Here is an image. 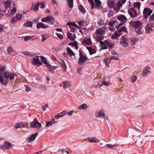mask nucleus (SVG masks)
<instances>
[{
	"instance_id": "nucleus-1",
	"label": "nucleus",
	"mask_w": 154,
	"mask_h": 154,
	"mask_svg": "<svg viewBox=\"0 0 154 154\" xmlns=\"http://www.w3.org/2000/svg\"><path fill=\"white\" fill-rule=\"evenodd\" d=\"M31 127L35 129L40 128L42 126L41 124L39 122L36 118H35L30 124Z\"/></svg>"
},
{
	"instance_id": "nucleus-2",
	"label": "nucleus",
	"mask_w": 154,
	"mask_h": 154,
	"mask_svg": "<svg viewBox=\"0 0 154 154\" xmlns=\"http://www.w3.org/2000/svg\"><path fill=\"white\" fill-rule=\"evenodd\" d=\"M41 21L42 22H47V21H50L51 24L54 23L55 22V19L51 16H48L45 18H42Z\"/></svg>"
},
{
	"instance_id": "nucleus-3",
	"label": "nucleus",
	"mask_w": 154,
	"mask_h": 154,
	"mask_svg": "<svg viewBox=\"0 0 154 154\" xmlns=\"http://www.w3.org/2000/svg\"><path fill=\"white\" fill-rule=\"evenodd\" d=\"M79 57L78 63L80 65H82L88 59V58L83 54L82 51L80 50H79Z\"/></svg>"
},
{
	"instance_id": "nucleus-4",
	"label": "nucleus",
	"mask_w": 154,
	"mask_h": 154,
	"mask_svg": "<svg viewBox=\"0 0 154 154\" xmlns=\"http://www.w3.org/2000/svg\"><path fill=\"white\" fill-rule=\"evenodd\" d=\"M129 24L131 27L135 29L141 26L142 23L139 21H136L131 22L129 23Z\"/></svg>"
},
{
	"instance_id": "nucleus-5",
	"label": "nucleus",
	"mask_w": 154,
	"mask_h": 154,
	"mask_svg": "<svg viewBox=\"0 0 154 154\" xmlns=\"http://www.w3.org/2000/svg\"><path fill=\"white\" fill-rule=\"evenodd\" d=\"M95 116L97 118H105L104 111L103 110L97 111L95 114Z\"/></svg>"
},
{
	"instance_id": "nucleus-6",
	"label": "nucleus",
	"mask_w": 154,
	"mask_h": 154,
	"mask_svg": "<svg viewBox=\"0 0 154 154\" xmlns=\"http://www.w3.org/2000/svg\"><path fill=\"white\" fill-rule=\"evenodd\" d=\"M151 68L149 66L145 67L143 69L142 76L143 77H145L150 72Z\"/></svg>"
},
{
	"instance_id": "nucleus-7",
	"label": "nucleus",
	"mask_w": 154,
	"mask_h": 154,
	"mask_svg": "<svg viewBox=\"0 0 154 154\" xmlns=\"http://www.w3.org/2000/svg\"><path fill=\"white\" fill-rule=\"evenodd\" d=\"M154 27V23H148L146 26L145 28V32L147 33H149L152 30V28Z\"/></svg>"
},
{
	"instance_id": "nucleus-8",
	"label": "nucleus",
	"mask_w": 154,
	"mask_h": 154,
	"mask_svg": "<svg viewBox=\"0 0 154 154\" xmlns=\"http://www.w3.org/2000/svg\"><path fill=\"white\" fill-rule=\"evenodd\" d=\"M31 63L33 65L37 66L42 64L39 59L37 58H33L31 61Z\"/></svg>"
},
{
	"instance_id": "nucleus-9",
	"label": "nucleus",
	"mask_w": 154,
	"mask_h": 154,
	"mask_svg": "<svg viewBox=\"0 0 154 154\" xmlns=\"http://www.w3.org/2000/svg\"><path fill=\"white\" fill-rule=\"evenodd\" d=\"M128 12L131 17L135 18L137 16V11L133 8H131L128 10Z\"/></svg>"
},
{
	"instance_id": "nucleus-10",
	"label": "nucleus",
	"mask_w": 154,
	"mask_h": 154,
	"mask_svg": "<svg viewBox=\"0 0 154 154\" xmlns=\"http://www.w3.org/2000/svg\"><path fill=\"white\" fill-rule=\"evenodd\" d=\"M15 74L14 73L11 72H6L4 75L6 77L7 80L9 79L10 80H12L14 79L15 77Z\"/></svg>"
},
{
	"instance_id": "nucleus-11",
	"label": "nucleus",
	"mask_w": 154,
	"mask_h": 154,
	"mask_svg": "<svg viewBox=\"0 0 154 154\" xmlns=\"http://www.w3.org/2000/svg\"><path fill=\"white\" fill-rule=\"evenodd\" d=\"M4 6L5 8L6 11H7V13H8L11 10V3L10 1L8 0L7 1L5 2L4 3Z\"/></svg>"
},
{
	"instance_id": "nucleus-12",
	"label": "nucleus",
	"mask_w": 154,
	"mask_h": 154,
	"mask_svg": "<svg viewBox=\"0 0 154 154\" xmlns=\"http://www.w3.org/2000/svg\"><path fill=\"white\" fill-rule=\"evenodd\" d=\"M38 134V133H35L34 134H33L30 135L28 137L26 138L27 141L30 143L32 141H34L35 139L36 136Z\"/></svg>"
},
{
	"instance_id": "nucleus-13",
	"label": "nucleus",
	"mask_w": 154,
	"mask_h": 154,
	"mask_svg": "<svg viewBox=\"0 0 154 154\" xmlns=\"http://www.w3.org/2000/svg\"><path fill=\"white\" fill-rule=\"evenodd\" d=\"M8 80L5 76L4 75H0V82L4 85H7Z\"/></svg>"
},
{
	"instance_id": "nucleus-14",
	"label": "nucleus",
	"mask_w": 154,
	"mask_h": 154,
	"mask_svg": "<svg viewBox=\"0 0 154 154\" xmlns=\"http://www.w3.org/2000/svg\"><path fill=\"white\" fill-rule=\"evenodd\" d=\"M152 12V10L148 8H145L144 9L143 13L145 16H148L150 15Z\"/></svg>"
},
{
	"instance_id": "nucleus-15",
	"label": "nucleus",
	"mask_w": 154,
	"mask_h": 154,
	"mask_svg": "<svg viewBox=\"0 0 154 154\" xmlns=\"http://www.w3.org/2000/svg\"><path fill=\"white\" fill-rule=\"evenodd\" d=\"M119 145H120L117 143H115L113 145L111 144H107L106 145V147L108 148L112 149L115 150L117 147Z\"/></svg>"
},
{
	"instance_id": "nucleus-16",
	"label": "nucleus",
	"mask_w": 154,
	"mask_h": 154,
	"mask_svg": "<svg viewBox=\"0 0 154 154\" xmlns=\"http://www.w3.org/2000/svg\"><path fill=\"white\" fill-rule=\"evenodd\" d=\"M122 40L120 42V44L123 46L126 47L128 46V43L126 42V38L124 36L122 37Z\"/></svg>"
},
{
	"instance_id": "nucleus-17",
	"label": "nucleus",
	"mask_w": 154,
	"mask_h": 154,
	"mask_svg": "<svg viewBox=\"0 0 154 154\" xmlns=\"http://www.w3.org/2000/svg\"><path fill=\"white\" fill-rule=\"evenodd\" d=\"M118 20L121 22L125 23L127 20V18L124 15H120L117 17Z\"/></svg>"
},
{
	"instance_id": "nucleus-18",
	"label": "nucleus",
	"mask_w": 154,
	"mask_h": 154,
	"mask_svg": "<svg viewBox=\"0 0 154 154\" xmlns=\"http://www.w3.org/2000/svg\"><path fill=\"white\" fill-rule=\"evenodd\" d=\"M108 42L107 40H106L105 42L102 41H100V43L103 49H106L108 47Z\"/></svg>"
},
{
	"instance_id": "nucleus-19",
	"label": "nucleus",
	"mask_w": 154,
	"mask_h": 154,
	"mask_svg": "<svg viewBox=\"0 0 154 154\" xmlns=\"http://www.w3.org/2000/svg\"><path fill=\"white\" fill-rule=\"evenodd\" d=\"M59 63L61 66L62 68L64 71H65L67 68V66L66 65L64 61L62 59H60Z\"/></svg>"
},
{
	"instance_id": "nucleus-20",
	"label": "nucleus",
	"mask_w": 154,
	"mask_h": 154,
	"mask_svg": "<svg viewBox=\"0 0 154 154\" xmlns=\"http://www.w3.org/2000/svg\"><path fill=\"white\" fill-rule=\"evenodd\" d=\"M12 147L11 143L8 141H5L3 144V148L5 149H11Z\"/></svg>"
},
{
	"instance_id": "nucleus-21",
	"label": "nucleus",
	"mask_w": 154,
	"mask_h": 154,
	"mask_svg": "<svg viewBox=\"0 0 154 154\" xmlns=\"http://www.w3.org/2000/svg\"><path fill=\"white\" fill-rule=\"evenodd\" d=\"M95 33L97 35H103L105 34V32L102 28H100L97 29L95 31Z\"/></svg>"
},
{
	"instance_id": "nucleus-22",
	"label": "nucleus",
	"mask_w": 154,
	"mask_h": 154,
	"mask_svg": "<svg viewBox=\"0 0 154 154\" xmlns=\"http://www.w3.org/2000/svg\"><path fill=\"white\" fill-rule=\"evenodd\" d=\"M48 27V26L47 25L42 22L38 23L36 25V27L38 29H39L40 27H42L43 29H45Z\"/></svg>"
},
{
	"instance_id": "nucleus-23",
	"label": "nucleus",
	"mask_w": 154,
	"mask_h": 154,
	"mask_svg": "<svg viewBox=\"0 0 154 154\" xmlns=\"http://www.w3.org/2000/svg\"><path fill=\"white\" fill-rule=\"evenodd\" d=\"M67 36L68 38L71 41L74 40L76 38L75 34L69 32H67Z\"/></svg>"
},
{
	"instance_id": "nucleus-24",
	"label": "nucleus",
	"mask_w": 154,
	"mask_h": 154,
	"mask_svg": "<svg viewBox=\"0 0 154 154\" xmlns=\"http://www.w3.org/2000/svg\"><path fill=\"white\" fill-rule=\"evenodd\" d=\"M66 111H63L55 116V119H58L60 118L63 117L65 115H66Z\"/></svg>"
},
{
	"instance_id": "nucleus-25",
	"label": "nucleus",
	"mask_w": 154,
	"mask_h": 154,
	"mask_svg": "<svg viewBox=\"0 0 154 154\" xmlns=\"http://www.w3.org/2000/svg\"><path fill=\"white\" fill-rule=\"evenodd\" d=\"M115 1L114 0H109L107 2L108 7L109 8H112L114 7Z\"/></svg>"
},
{
	"instance_id": "nucleus-26",
	"label": "nucleus",
	"mask_w": 154,
	"mask_h": 154,
	"mask_svg": "<svg viewBox=\"0 0 154 154\" xmlns=\"http://www.w3.org/2000/svg\"><path fill=\"white\" fill-rule=\"evenodd\" d=\"M5 66L3 65L0 66V75H5V73L6 72H5Z\"/></svg>"
},
{
	"instance_id": "nucleus-27",
	"label": "nucleus",
	"mask_w": 154,
	"mask_h": 154,
	"mask_svg": "<svg viewBox=\"0 0 154 154\" xmlns=\"http://www.w3.org/2000/svg\"><path fill=\"white\" fill-rule=\"evenodd\" d=\"M86 48L88 50L90 54L91 55L96 53L95 50L92 48L89 47H87Z\"/></svg>"
},
{
	"instance_id": "nucleus-28",
	"label": "nucleus",
	"mask_w": 154,
	"mask_h": 154,
	"mask_svg": "<svg viewBox=\"0 0 154 154\" xmlns=\"http://www.w3.org/2000/svg\"><path fill=\"white\" fill-rule=\"evenodd\" d=\"M40 5L39 2L37 3L35 5H32V6L31 9L34 11H36L38 10Z\"/></svg>"
},
{
	"instance_id": "nucleus-29",
	"label": "nucleus",
	"mask_w": 154,
	"mask_h": 154,
	"mask_svg": "<svg viewBox=\"0 0 154 154\" xmlns=\"http://www.w3.org/2000/svg\"><path fill=\"white\" fill-rule=\"evenodd\" d=\"M66 51L68 54L70 56H72V55L74 56L75 54L68 47L66 49Z\"/></svg>"
},
{
	"instance_id": "nucleus-30",
	"label": "nucleus",
	"mask_w": 154,
	"mask_h": 154,
	"mask_svg": "<svg viewBox=\"0 0 154 154\" xmlns=\"http://www.w3.org/2000/svg\"><path fill=\"white\" fill-rule=\"evenodd\" d=\"M83 42L88 45L92 44L91 39L90 38L85 39L83 41Z\"/></svg>"
},
{
	"instance_id": "nucleus-31",
	"label": "nucleus",
	"mask_w": 154,
	"mask_h": 154,
	"mask_svg": "<svg viewBox=\"0 0 154 154\" xmlns=\"http://www.w3.org/2000/svg\"><path fill=\"white\" fill-rule=\"evenodd\" d=\"M71 85V83L70 82L66 81L64 83L63 87L65 89L69 87Z\"/></svg>"
},
{
	"instance_id": "nucleus-32",
	"label": "nucleus",
	"mask_w": 154,
	"mask_h": 154,
	"mask_svg": "<svg viewBox=\"0 0 154 154\" xmlns=\"http://www.w3.org/2000/svg\"><path fill=\"white\" fill-rule=\"evenodd\" d=\"M122 6V5L121 4H119L117 3L114 8V10L116 12L118 11L119 10L120 7Z\"/></svg>"
},
{
	"instance_id": "nucleus-33",
	"label": "nucleus",
	"mask_w": 154,
	"mask_h": 154,
	"mask_svg": "<svg viewBox=\"0 0 154 154\" xmlns=\"http://www.w3.org/2000/svg\"><path fill=\"white\" fill-rule=\"evenodd\" d=\"M78 8L80 11L83 14H84L86 13V10L82 5H79L78 6Z\"/></svg>"
},
{
	"instance_id": "nucleus-34",
	"label": "nucleus",
	"mask_w": 154,
	"mask_h": 154,
	"mask_svg": "<svg viewBox=\"0 0 154 154\" xmlns=\"http://www.w3.org/2000/svg\"><path fill=\"white\" fill-rule=\"evenodd\" d=\"M22 54L25 55L29 56L32 57L34 55V54H32V53L29 51H24L21 52Z\"/></svg>"
},
{
	"instance_id": "nucleus-35",
	"label": "nucleus",
	"mask_w": 154,
	"mask_h": 154,
	"mask_svg": "<svg viewBox=\"0 0 154 154\" xmlns=\"http://www.w3.org/2000/svg\"><path fill=\"white\" fill-rule=\"evenodd\" d=\"M102 84H99L98 85H99L100 88L102 90V89L101 88V87L102 86V85H104L106 86H109V83L108 82H107L106 81H103L102 82Z\"/></svg>"
},
{
	"instance_id": "nucleus-36",
	"label": "nucleus",
	"mask_w": 154,
	"mask_h": 154,
	"mask_svg": "<svg viewBox=\"0 0 154 154\" xmlns=\"http://www.w3.org/2000/svg\"><path fill=\"white\" fill-rule=\"evenodd\" d=\"M33 23L32 22L30 21H27L25 22L23 25L27 27H32Z\"/></svg>"
},
{
	"instance_id": "nucleus-37",
	"label": "nucleus",
	"mask_w": 154,
	"mask_h": 154,
	"mask_svg": "<svg viewBox=\"0 0 154 154\" xmlns=\"http://www.w3.org/2000/svg\"><path fill=\"white\" fill-rule=\"evenodd\" d=\"M55 122V120L54 119H52L50 121H49L48 122H46V126L48 127L54 124V123Z\"/></svg>"
},
{
	"instance_id": "nucleus-38",
	"label": "nucleus",
	"mask_w": 154,
	"mask_h": 154,
	"mask_svg": "<svg viewBox=\"0 0 154 154\" xmlns=\"http://www.w3.org/2000/svg\"><path fill=\"white\" fill-rule=\"evenodd\" d=\"M87 139L89 142L91 143H96L97 142V138L95 137H88Z\"/></svg>"
},
{
	"instance_id": "nucleus-39",
	"label": "nucleus",
	"mask_w": 154,
	"mask_h": 154,
	"mask_svg": "<svg viewBox=\"0 0 154 154\" xmlns=\"http://www.w3.org/2000/svg\"><path fill=\"white\" fill-rule=\"evenodd\" d=\"M48 70L51 73H54L55 69V66H51L50 65H48Z\"/></svg>"
},
{
	"instance_id": "nucleus-40",
	"label": "nucleus",
	"mask_w": 154,
	"mask_h": 154,
	"mask_svg": "<svg viewBox=\"0 0 154 154\" xmlns=\"http://www.w3.org/2000/svg\"><path fill=\"white\" fill-rule=\"evenodd\" d=\"M141 29V27L140 26L138 28L135 29V30L137 33L139 34H141L142 33V31Z\"/></svg>"
},
{
	"instance_id": "nucleus-41",
	"label": "nucleus",
	"mask_w": 154,
	"mask_h": 154,
	"mask_svg": "<svg viewBox=\"0 0 154 154\" xmlns=\"http://www.w3.org/2000/svg\"><path fill=\"white\" fill-rule=\"evenodd\" d=\"M104 61L105 65L107 66H109V64L111 61V60L110 58L109 57L108 59H105Z\"/></svg>"
},
{
	"instance_id": "nucleus-42",
	"label": "nucleus",
	"mask_w": 154,
	"mask_h": 154,
	"mask_svg": "<svg viewBox=\"0 0 154 154\" xmlns=\"http://www.w3.org/2000/svg\"><path fill=\"white\" fill-rule=\"evenodd\" d=\"M120 35V34H118L117 31H116L115 33L113 34L111 36V38H116L117 39L118 38V36H119Z\"/></svg>"
},
{
	"instance_id": "nucleus-43",
	"label": "nucleus",
	"mask_w": 154,
	"mask_h": 154,
	"mask_svg": "<svg viewBox=\"0 0 154 154\" xmlns=\"http://www.w3.org/2000/svg\"><path fill=\"white\" fill-rule=\"evenodd\" d=\"M87 105L85 103H84L78 107L79 109H85L87 107Z\"/></svg>"
},
{
	"instance_id": "nucleus-44",
	"label": "nucleus",
	"mask_w": 154,
	"mask_h": 154,
	"mask_svg": "<svg viewBox=\"0 0 154 154\" xmlns=\"http://www.w3.org/2000/svg\"><path fill=\"white\" fill-rule=\"evenodd\" d=\"M134 6L135 8L139 9L140 6V3L139 2H135L134 4Z\"/></svg>"
},
{
	"instance_id": "nucleus-45",
	"label": "nucleus",
	"mask_w": 154,
	"mask_h": 154,
	"mask_svg": "<svg viewBox=\"0 0 154 154\" xmlns=\"http://www.w3.org/2000/svg\"><path fill=\"white\" fill-rule=\"evenodd\" d=\"M40 57H41V60L43 63L47 65L48 66V65H49L48 63L47 60L44 57L40 56Z\"/></svg>"
},
{
	"instance_id": "nucleus-46",
	"label": "nucleus",
	"mask_w": 154,
	"mask_h": 154,
	"mask_svg": "<svg viewBox=\"0 0 154 154\" xmlns=\"http://www.w3.org/2000/svg\"><path fill=\"white\" fill-rule=\"evenodd\" d=\"M114 15V12L112 10H109L108 13V17L109 18H110Z\"/></svg>"
},
{
	"instance_id": "nucleus-47",
	"label": "nucleus",
	"mask_w": 154,
	"mask_h": 154,
	"mask_svg": "<svg viewBox=\"0 0 154 154\" xmlns=\"http://www.w3.org/2000/svg\"><path fill=\"white\" fill-rule=\"evenodd\" d=\"M131 42L133 43V44H135L136 42L138 41V38L135 37H132L131 39Z\"/></svg>"
},
{
	"instance_id": "nucleus-48",
	"label": "nucleus",
	"mask_w": 154,
	"mask_h": 154,
	"mask_svg": "<svg viewBox=\"0 0 154 154\" xmlns=\"http://www.w3.org/2000/svg\"><path fill=\"white\" fill-rule=\"evenodd\" d=\"M103 38V37L102 35H97L96 37V38L98 42H99L101 41Z\"/></svg>"
},
{
	"instance_id": "nucleus-49",
	"label": "nucleus",
	"mask_w": 154,
	"mask_h": 154,
	"mask_svg": "<svg viewBox=\"0 0 154 154\" xmlns=\"http://www.w3.org/2000/svg\"><path fill=\"white\" fill-rule=\"evenodd\" d=\"M96 6L99 7L101 5V3L100 0H94Z\"/></svg>"
},
{
	"instance_id": "nucleus-50",
	"label": "nucleus",
	"mask_w": 154,
	"mask_h": 154,
	"mask_svg": "<svg viewBox=\"0 0 154 154\" xmlns=\"http://www.w3.org/2000/svg\"><path fill=\"white\" fill-rule=\"evenodd\" d=\"M20 128H25L27 126L26 124L24 122H19Z\"/></svg>"
},
{
	"instance_id": "nucleus-51",
	"label": "nucleus",
	"mask_w": 154,
	"mask_h": 154,
	"mask_svg": "<svg viewBox=\"0 0 154 154\" xmlns=\"http://www.w3.org/2000/svg\"><path fill=\"white\" fill-rule=\"evenodd\" d=\"M66 24L67 25H68L69 26H75L76 27L79 28V26L74 23H72L71 22H69L68 23Z\"/></svg>"
},
{
	"instance_id": "nucleus-52",
	"label": "nucleus",
	"mask_w": 154,
	"mask_h": 154,
	"mask_svg": "<svg viewBox=\"0 0 154 154\" xmlns=\"http://www.w3.org/2000/svg\"><path fill=\"white\" fill-rule=\"evenodd\" d=\"M125 32L127 31V29L125 27V26H122L121 28L120 29L119 31V33L121 32Z\"/></svg>"
},
{
	"instance_id": "nucleus-53",
	"label": "nucleus",
	"mask_w": 154,
	"mask_h": 154,
	"mask_svg": "<svg viewBox=\"0 0 154 154\" xmlns=\"http://www.w3.org/2000/svg\"><path fill=\"white\" fill-rule=\"evenodd\" d=\"M7 51L8 53L12 52L14 51V50L11 46H9L7 48Z\"/></svg>"
},
{
	"instance_id": "nucleus-54",
	"label": "nucleus",
	"mask_w": 154,
	"mask_h": 154,
	"mask_svg": "<svg viewBox=\"0 0 154 154\" xmlns=\"http://www.w3.org/2000/svg\"><path fill=\"white\" fill-rule=\"evenodd\" d=\"M17 20H18L17 19V18L15 17H12L11 19V23H14V22L17 21Z\"/></svg>"
},
{
	"instance_id": "nucleus-55",
	"label": "nucleus",
	"mask_w": 154,
	"mask_h": 154,
	"mask_svg": "<svg viewBox=\"0 0 154 154\" xmlns=\"http://www.w3.org/2000/svg\"><path fill=\"white\" fill-rule=\"evenodd\" d=\"M88 1L91 6V9H93L94 6L93 0H88Z\"/></svg>"
},
{
	"instance_id": "nucleus-56",
	"label": "nucleus",
	"mask_w": 154,
	"mask_h": 154,
	"mask_svg": "<svg viewBox=\"0 0 154 154\" xmlns=\"http://www.w3.org/2000/svg\"><path fill=\"white\" fill-rule=\"evenodd\" d=\"M42 41L43 42L45 41L47 38L48 37V35L45 34H43L42 35Z\"/></svg>"
},
{
	"instance_id": "nucleus-57",
	"label": "nucleus",
	"mask_w": 154,
	"mask_h": 154,
	"mask_svg": "<svg viewBox=\"0 0 154 154\" xmlns=\"http://www.w3.org/2000/svg\"><path fill=\"white\" fill-rule=\"evenodd\" d=\"M33 37V36H26L24 37V40L25 41H27L30 39L31 38Z\"/></svg>"
},
{
	"instance_id": "nucleus-58",
	"label": "nucleus",
	"mask_w": 154,
	"mask_h": 154,
	"mask_svg": "<svg viewBox=\"0 0 154 154\" xmlns=\"http://www.w3.org/2000/svg\"><path fill=\"white\" fill-rule=\"evenodd\" d=\"M17 9L15 7H13L11 11V14H14L16 11Z\"/></svg>"
},
{
	"instance_id": "nucleus-59",
	"label": "nucleus",
	"mask_w": 154,
	"mask_h": 154,
	"mask_svg": "<svg viewBox=\"0 0 154 154\" xmlns=\"http://www.w3.org/2000/svg\"><path fill=\"white\" fill-rule=\"evenodd\" d=\"M15 17L17 18L18 20H20L21 18V15L19 13H17Z\"/></svg>"
},
{
	"instance_id": "nucleus-60",
	"label": "nucleus",
	"mask_w": 154,
	"mask_h": 154,
	"mask_svg": "<svg viewBox=\"0 0 154 154\" xmlns=\"http://www.w3.org/2000/svg\"><path fill=\"white\" fill-rule=\"evenodd\" d=\"M48 103L45 104L44 105L42 106V107L43 110L44 111H45L46 109L48 107Z\"/></svg>"
},
{
	"instance_id": "nucleus-61",
	"label": "nucleus",
	"mask_w": 154,
	"mask_h": 154,
	"mask_svg": "<svg viewBox=\"0 0 154 154\" xmlns=\"http://www.w3.org/2000/svg\"><path fill=\"white\" fill-rule=\"evenodd\" d=\"M114 46V44L112 43H110L108 41V47H109V48H111V49Z\"/></svg>"
},
{
	"instance_id": "nucleus-62",
	"label": "nucleus",
	"mask_w": 154,
	"mask_h": 154,
	"mask_svg": "<svg viewBox=\"0 0 154 154\" xmlns=\"http://www.w3.org/2000/svg\"><path fill=\"white\" fill-rule=\"evenodd\" d=\"M137 77L135 76H133L131 79V82L134 83L137 80Z\"/></svg>"
},
{
	"instance_id": "nucleus-63",
	"label": "nucleus",
	"mask_w": 154,
	"mask_h": 154,
	"mask_svg": "<svg viewBox=\"0 0 154 154\" xmlns=\"http://www.w3.org/2000/svg\"><path fill=\"white\" fill-rule=\"evenodd\" d=\"M104 23L101 20H100L99 21H98L97 22V24L99 26L102 25L104 24Z\"/></svg>"
},
{
	"instance_id": "nucleus-64",
	"label": "nucleus",
	"mask_w": 154,
	"mask_h": 154,
	"mask_svg": "<svg viewBox=\"0 0 154 154\" xmlns=\"http://www.w3.org/2000/svg\"><path fill=\"white\" fill-rule=\"evenodd\" d=\"M154 20V13L149 17V21H152Z\"/></svg>"
}]
</instances>
